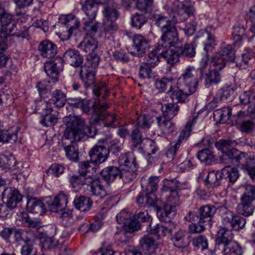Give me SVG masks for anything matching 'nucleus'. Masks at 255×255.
Segmentation results:
<instances>
[{
  "instance_id": "c756f323",
  "label": "nucleus",
  "mask_w": 255,
  "mask_h": 255,
  "mask_svg": "<svg viewBox=\"0 0 255 255\" xmlns=\"http://www.w3.org/2000/svg\"><path fill=\"white\" fill-rule=\"evenodd\" d=\"M161 52H160V56L165 59L167 63L170 65H173L177 63L179 57V54L176 52L175 48L170 49V47H161Z\"/></svg>"
},
{
  "instance_id": "5701e85b",
  "label": "nucleus",
  "mask_w": 255,
  "mask_h": 255,
  "mask_svg": "<svg viewBox=\"0 0 255 255\" xmlns=\"http://www.w3.org/2000/svg\"><path fill=\"white\" fill-rule=\"evenodd\" d=\"M38 50L42 57L52 59L57 53V47L53 42L48 40L41 41L38 45Z\"/></svg>"
},
{
  "instance_id": "0e129e2a",
  "label": "nucleus",
  "mask_w": 255,
  "mask_h": 255,
  "mask_svg": "<svg viewBox=\"0 0 255 255\" xmlns=\"http://www.w3.org/2000/svg\"><path fill=\"white\" fill-rule=\"evenodd\" d=\"M246 29L244 26L239 25L234 26L233 32V39L235 43H240L245 36Z\"/></svg>"
},
{
  "instance_id": "20e7f679",
  "label": "nucleus",
  "mask_w": 255,
  "mask_h": 255,
  "mask_svg": "<svg viewBox=\"0 0 255 255\" xmlns=\"http://www.w3.org/2000/svg\"><path fill=\"white\" fill-rule=\"evenodd\" d=\"M151 19L160 28L162 33L158 44L161 47L175 48V45L179 43L178 33L175 26L167 17L162 14H153Z\"/></svg>"
},
{
  "instance_id": "bf43d9fd",
  "label": "nucleus",
  "mask_w": 255,
  "mask_h": 255,
  "mask_svg": "<svg viewBox=\"0 0 255 255\" xmlns=\"http://www.w3.org/2000/svg\"><path fill=\"white\" fill-rule=\"evenodd\" d=\"M241 199L253 202L255 200V186L251 184L247 185Z\"/></svg>"
},
{
  "instance_id": "0eeeda50",
  "label": "nucleus",
  "mask_w": 255,
  "mask_h": 255,
  "mask_svg": "<svg viewBox=\"0 0 255 255\" xmlns=\"http://www.w3.org/2000/svg\"><path fill=\"white\" fill-rule=\"evenodd\" d=\"M223 168L221 170L211 171L204 180V186H200L196 189L197 195L201 197H209L213 192L215 188H217L221 185Z\"/></svg>"
},
{
  "instance_id": "39448f33",
  "label": "nucleus",
  "mask_w": 255,
  "mask_h": 255,
  "mask_svg": "<svg viewBox=\"0 0 255 255\" xmlns=\"http://www.w3.org/2000/svg\"><path fill=\"white\" fill-rule=\"evenodd\" d=\"M100 59L99 56L94 53L88 54L86 64L82 65L80 69V78L86 89L95 85L96 68L99 64Z\"/></svg>"
},
{
  "instance_id": "e2e57ef3",
  "label": "nucleus",
  "mask_w": 255,
  "mask_h": 255,
  "mask_svg": "<svg viewBox=\"0 0 255 255\" xmlns=\"http://www.w3.org/2000/svg\"><path fill=\"white\" fill-rule=\"evenodd\" d=\"M103 143L105 144L106 149L109 150V153L111 152L115 154L120 151L121 148L119 143L112 140L111 138L103 139Z\"/></svg>"
},
{
  "instance_id": "f03ea898",
  "label": "nucleus",
  "mask_w": 255,
  "mask_h": 255,
  "mask_svg": "<svg viewBox=\"0 0 255 255\" xmlns=\"http://www.w3.org/2000/svg\"><path fill=\"white\" fill-rule=\"evenodd\" d=\"M231 163L234 166H240L247 172L252 179H255V156L246 157L244 154H238V151L232 148L227 152L224 151V171L226 172V179L231 183L235 182L239 177V171L237 167H231Z\"/></svg>"
},
{
  "instance_id": "a18cd8bd",
  "label": "nucleus",
  "mask_w": 255,
  "mask_h": 255,
  "mask_svg": "<svg viewBox=\"0 0 255 255\" xmlns=\"http://www.w3.org/2000/svg\"><path fill=\"white\" fill-rule=\"evenodd\" d=\"M155 66H151V65L147 62L141 63L139 68V76L142 79H149L153 77L152 68Z\"/></svg>"
},
{
  "instance_id": "6ab92c4d",
  "label": "nucleus",
  "mask_w": 255,
  "mask_h": 255,
  "mask_svg": "<svg viewBox=\"0 0 255 255\" xmlns=\"http://www.w3.org/2000/svg\"><path fill=\"white\" fill-rule=\"evenodd\" d=\"M62 60L73 67H80L81 69L84 58L78 50L69 48L64 52Z\"/></svg>"
},
{
  "instance_id": "c9c22d12",
  "label": "nucleus",
  "mask_w": 255,
  "mask_h": 255,
  "mask_svg": "<svg viewBox=\"0 0 255 255\" xmlns=\"http://www.w3.org/2000/svg\"><path fill=\"white\" fill-rule=\"evenodd\" d=\"M161 111L165 118L173 119L177 115L179 111V106L176 103H166L162 105Z\"/></svg>"
},
{
  "instance_id": "393cba45",
  "label": "nucleus",
  "mask_w": 255,
  "mask_h": 255,
  "mask_svg": "<svg viewBox=\"0 0 255 255\" xmlns=\"http://www.w3.org/2000/svg\"><path fill=\"white\" fill-rule=\"evenodd\" d=\"M132 42V47L134 50L132 53L135 55L142 56L149 46L147 39L140 34H136L133 36Z\"/></svg>"
},
{
  "instance_id": "aec40b11",
  "label": "nucleus",
  "mask_w": 255,
  "mask_h": 255,
  "mask_svg": "<svg viewBox=\"0 0 255 255\" xmlns=\"http://www.w3.org/2000/svg\"><path fill=\"white\" fill-rule=\"evenodd\" d=\"M3 202L10 204L12 207H16L17 203L22 200V196L15 188L7 187L1 192Z\"/></svg>"
},
{
  "instance_id": "412c9836",
  "label": "nucleus",
  "mask_w": 255,
  "mask_h": 255,
  "mask_svg": "<svg viewBox=\"0 0 255 255\" xmlns=\"http://www.w3.org/2000/svg\"><path fill=\"white\" fill-rule=\"evenodd\" d=\"M67 203V197L63 192L60 193L53 199L49 198L46 201L50 211L55 213H58L59 211L64 209Z\"/></svg>"
},
{
  "instance_id": "f3484780",
  "label": "nucleus",
  "mask_w": 255,
  "mask_h": 255,
  "mask_svg": "<svg viewBox=\"0 0 255 255\" xmlns=\"http://www.w3.org/2000/svg\"><path fill=\"white\" fill-rule=\"evenodd\" d=\"M195 11L192 2L189 0H186L183 2L182 7L173 15V21L176 23L184 21L188 17L193 16Z\"/></svg>"
},
{
  "instance_id": "58836bf2",
  "label": "nucleus",
  "mask_w": 255,
  "mask_h": 255,
  "mask_svg": "<svg viewBox=\"0 0 255 255\" xmlns=\"http://www.w3.org/2000/svg\"><path fill=\"white\" fill-rule=\"evenodd\" d=\"M172 240L174 246L178 248H184L189 245L185 233L182 230L178 231L172 236Z\"/></svg>"
},
{
  "instance_id": "3c124183",
  "label": "nucleus",
  "mask_w": 255,
  "mask_h": 255,
  "mask_svg": "<svg viewBox=\"0 0 255 255\" xmlns=\"http://www.w3.org/2000/svg\"><path fill=\"white\" fill-rule=\"evenodd\" d=\"M224 113H226L228 116L226 122L231 125H237L239 122L240 118L244 115V113L241 111L237 114L232 115V109L229 107H224Z\"/></svg>"
},
{
  "instance_id": "de8ad7c7",
  "label": "nucleus",
  "mask_w": 255,
  "mask_h": 255,
  "mask_svg": "<svg viewBox=\"0 0 255 255\" xmlns=\"http://www.w3.org/2000/svg\"><path fill=\"white\" fill-rule=\"evenodd\" d=\"M153 0H137L136 2V7L137 9L144 13H149L151 16L153 14L151 11L153 9ZM153 14H156L153 13Z\"/></svg>"
},
{
  "instance_id": "f8f14e48",
  "label": "nucleus",
  "mask_w": 255,
  "mask_h": 255,
  "mask_svg": "<svg viewBox=\"0 0 255 255\" xmlns=\"http://www.w3.org/2000/svg\"><path fill=\"white\" fill-rule=\"evenodd\" d=\"M246 220L239 215H236L230 211L224 212V227L227 229L230 230V227L232 229L236 231H239L243 229L246 225Z\"/></svg>"
},
{
  "instance_id": "c03bdc74",
  "label": "nucleus",
  "mask_w": 255,
  "mask_h": 255,
  "mask_svg": "<svg viewBox=\"0 0 255 255\" xmlns=\"http://www.w3.org/2000/svg\"><path fill=\"white\" fill-rule=\"evenodd\" d=\"M143 152L148 155L154 154L157 150L155 142L149 138H145L139 146Z\"/></svg>"
},
{
  "instance_id": "338daca9",
  "label": "nucleus",
  "mask_w": 255,
  "mask_h": 255,
  "mask_svg": "<svg viewBox=\"0 0 255 255\" xmlns=\"http://www.w3.org/2000/svg\"><path fill=\"white\" fill-rule=\"evenodd\" d=\"M65 169L64 166L61 164L53 163L47 171V174L48 175L58 177L60 175L63 173Z\"/></svg>"
},
{
  "instance_id": "4c0bfd02",
  "label": "nucleus",
  "mask_w": 255,
  "mask_h": 255,
  "mask_svg": "<svg viewBox=\"0 0 255 255\" xmlns=\"http://www.w3.org/2000/svg\"><path fill=\"white\" fill-rule=\"evenodd\" d=\"M102 12L106 18L105 20H116L119 16L117 5L114 1V3L105 5Z\"/></svg>"
},
{
  "instance_id": "f257e3e1",
  "label": "nucleus",
  "mask_w": 255,
  "mask_h": 255,
  "mask_svg": "<svg viewBox=\"0 0 255 255\" xmlns=\"http://www.w3.org/2000/svg\"><path fill=\"white\" fill-rule=\"evenodd\" d=\"M93 93L94 96V103L91 109L87 101L82 100L81 108L87 114H93L94 124L96 126L103 124L104 127L116 128L119 124L118 121L114 115L107 113L106 110L109 105L105 103V100L109 92L105 83L94 85Z\"/></svg>"
},
{
  "instance_id": "2eb2a0df",
  "label": "nucleus",
  "mask_w": 255,
  "mask_h": 255,
  "mask_svg": "<svg viewBox=\"0 0 255 255\" xmlns=\"http://www.w3.org/2000/svg\"><path fill=\"white\" fill-rule=\"evenodd\" d=\"M0 37L6 38L8 37V29L14 22L13 15L8 12L5 9L0 6Z\"/></svg>"
},
{
  "instance_id": "423d86ee",
  "label": "nucleus",
  "mask_w": 255,
  "mask_h": 255,
  "mask_svg": "<svg viewBox=\"0 0 255 255\" xmlns=\"http://www.w3.org/2000/svg\"><path fill=\"white\" fill-rule=\"evenodd\" d=\"M82 10L88 18L83 23V28L85 30L95 34L98 30V22L93 24L98 11V6L91 0H80Z\"/></svg>"
},
{
  "instance_id": "37998d69",
  "label": "nucleus",
  "mask_w": 255,
  "mask_h": 255,
  "mask_svg": "<svg viewBox=\"0 0 255 255\" xmlns=\"http://www.w3.org/2000/svg\"><path fill=\"white\" fill-rule=\"evenodd\" d=\"M241 203L238 206V212L241 215L248 217L252 215L255 209L252 202L241 200Z\"/></svg>"
},
{
  "instance_id": "5fc2aeb1",
  "label": "nucleus",
  "mask_w": 255,
  "mask_h": 255,
  "mask_svg": "<svg viewBox=\"0 0 255 255\" xmlns=\"http://www.w3.org/2000/svg\"><path fill=\"white\" fill-rule=\"evenodd\" d=\"M174 80V78L172 77H164L161 79H156L154 83V86L159 92H164L167 89V84L172 83Z\"/></svg>"
},
{
  "instance_id": "79ce46f5",
  "label": "nucleus",
  "mask_w": 255,
  "mask_h": 255,
  "mask_svg": "<svg viewBox=\"0 0 255 255\" xmlns=\"http://www.w3.org/2000/svg\"><path fill=\"white\" fill-rule=\"evenodd\" d=\"M130 169L122 170L120 169V177L125 182H129L133 180L136 177V171L138 167H136L134 164H131Z\"/></svg>"
},
{
  "instance_id": "a878e982",
  "label": "nucleus",
  "mask_w": 255,
  "mask_h": 255,
  "mask_svg": "<svg viewBox=\"0 0 255 255\" xmlns=\"http://www.w3.org/2000/svg\"><path fill=\"white\" fill-rule=\"evenodd\" d=\"M176 215L175 207L171 205H165L163 209H159L157 212V216L161 222L169 223Z\"/></svg>"
},
{
  "instance_id": "680f3d73",
  "label": "nucleus",
  "mask_w": 255,
  "mask_h": 255,
  "mask_svg": "<svg viewBox=\"0 0 255 255\" xmlns=\"http://www.w3.org/2000/svg\"><path fill=\"white\" fill-rule=\"evenodd\" d=\"M149 226L151 233L158 237H164L171 234V230L162 224H158L152 227L151 223H150Z\"/></svg>"
},
{
  "instance_id": "f704fd0d",
  "label": "nucleus",
  "mask_w": 255,
  "mask_h": 255,
  "mask_svg": "<svg viewBox=\"0 0 255 255\" xmlns=\"http://www.w3.org/2000/svg\"><path fill=\"white\" fill-rule=\"evenodd\" d=\"M17 128L14 130L12 128L8 130H0V142L2 143H14L17 139Z\"/></svg>"
},
{
  "instance_id": "dca6fc26",
  "label": "nucleus",
  "mask_w": 255,
  "mask_h": 255,
  "mask_svg": "<svg viewBox=\"0 0 255 255\" xmlns=\"http://www.w3.org/2000/svg\"><path fill=\"white\" fill-rule=\"evenodd\" d=\"M86 185L87 186L86 189L87 191L91 196L103 198L108 194L103 185L98 179L90 176L86 180Z\"/></svg>"
},
{
  "instance_id": "4be33fe9",
  "label": "nucleus",
  "mask_w": 255,
  "mask_h": 255,
  "mask_svg": "<svg viewBox=\"0 0 255 255\" xmlns=\"http://www.w3.org/2000/svg\"><path fill=\"white\" fill-rule=\"evenodd\" d=\"M0 168L5 171H10L13 174L19 172L17 161L13 155L0 154Z\"/></svg>"
},
{
  "instance_id": "7c9ffc66",
  "label": "nucleus",
  "mask_w": 255,
  "mask_h": 255,
  "mask_svg": "<svg viewBox=\"0 0 255 255\" xmlns=\"http://www.w3.org/2000/svg\"><path fill=\"white\" fill-rule=\"evenodd\" d=\"M93 204L90 198L84 196L76 197L73 201L75 208L82 212H87L90 210Z\"/></svg>"
},
{
  "instance_id": "c85d7f7f",
  "label": "nucleus",
  "mask_w": 255,
  "mask_h": 255,
  "mask_svg": "<svg viewBox=\"0 0 255 255\" xmlns=\"http://www.w3.org/2000/svg\"><path fill=\"white\" fill-rule=\"evenodd\" d=\"M100 174L107 183L113 182L118 177H120V167L111 166L104 168L100 172Z\"/></svg>"
},
{
  "instance_id": "4468645a",
  "label": "nucleus",
  "mask_w": 255,
  "mask_h": 255,
  "mask_svg": "<svg viewBox=\"0 0 255 255\" xmlns=\"http://www.w3.org/2000/svg\"><path fill=\"white\" fill-rule=\"evenodd\" d=\"M117 221L128 232H134L139 230V224L135 223L130 212L123 210L116 216Z\"/></svg>"
},
{
  "instance_id": "9b49d317",
  "label": "nucleus",
  "mask_w": 255,
  "mask_h": 255,
  "mask_svg": "<svg viewBox=\"0 0 255 255\" xmlns=\"http://www.w3.org/2000/svg\"><path fill=\"white\" fill-rule=\"evenodd\" d=\"M234 235L230 230L224 228V255H242L241 247L233 241Z\"/></svg>"
},
{
  "instance_id": "052dcab7",
  "label": "nucleus",
  "mask_w": 255,
  "mask_h": 255,
  "mask_svg": "<svg viewBox=\"0 0 255 255\" xmlns=\"http://www.w3.org/2000/svg\"><path fill=\"white\" fill-rule=\"evenodd\" d=\"M152 123L153 120L149 115H141L136 120L138 127L144 129L149 128Z\"/></svg>"
},
{
  "instance_id": "72a5a7b5",
  "label": "nucleus",
  "mask_w": 255,
  "mask_h": 255,
  "mask_svg": "<svg viewBox=\"0 0 255 255\" xmlns=\"http://www.w3.org/2000/svg\"><path fill=\"white\" fill-rule=\"evenodd\" d=\"M78 47L85 53H94L98 47V42L92 37H87L79 44Z\"/></svg>"
},
{
  "instance_id": "a19ab883",
  "label": "nucleus",
  "mask_w": 255,
  "mask_h": 255,
  "mask_svg": "<svg viewBox=\"0 0 255 255\" xmlns=\"http://www.w3.org/2000/svg\"><path fill=\"white\" fill-rule=\"evenodd\" d=\"M159 179L157 176L150 177L147 180V183H141V187L143 191L148 193H152L155 192L158 188Z\"/></svg>"
},
{
  "instance_id": "2f4dec72",
  "label": "nucleus",
  "mask_w": 255,
  "mask_h": 255,
  "mask_svg": "<svg viewBox=\"0 0 255 255\" xmlns=\"http://www.w3.org/2000/svg\"><path fill=\"white\" fill-rule=\"evenodd\" d=\"M134 164L136 167H138L136 163L135 158L132 153H128L122 154L120 156L119 159V164L120 168L122 170L130 169L131 164Z\"/></svg>"
},
{
  "instance_id": "69168bd1",
  "label": "nucleus",
  "mask_w": 255,
  "mask_h": 255,
  "mask_svg": "<svg viewBox=\"0 0 255 255\" xmlns=\"http://www.w3.org/2000/svg\"><path fill=\"white\" fill-rule=\"evenodd\" d=\"M22 223L25 227L37 228L40 226V222L36 219H31L27 214H22Z\"/></svg>"
},
{
  "instance_id": "a211bd4d",
  "label": "nucleus",
  "mask_w": 255,
  "mask_h": 255,
  "mask_svg": "<svg viewBox=\"0 0 255 255\" xmlns=\"http://www.w3.org/2000/svg\"><path fill=\"white\" fill-rule=\"evenodd\" d=\"M189 90L184 87H179V85H177L175 89H173L171 86L167 94L169 95L172 102L177 104V103H185L188 101V96L193 94L189 93Z\"/></svg>"
},
{
  "instance_id": "49530a36",
  "label": "nucleus",
  "mask_w": 255,
  "mask_h": 255,
  "mask_svg": "<svg viewBox=\"0 0 255 255\" xmlns=\"http://www.w3.org/2000/svg\"><path fill=\"white\" fill-rule=\"evenodd\" d=\"M51 101L58 108L62 107L66 103V95L61 90H55L52 93Z\"/></svg>"
},
{
  "instance_id": "13d9d810",
  "label": "nucleus",
  "mask_w": 255,
  "mask_h": 255,
  "mask_svg": "<svg viewBox=\"0 0 255 255\" xmlns=\"http://www.w3.org/2000/svg\"><path fill=\"white\" fill-rule=\"evenodd\" d=\"M58 117L51 113L45 114L41 116L40 123L44 127L53 126L57 123Z\"/></svg>"
},
{
  "instance_id": "e433bc0d",
  "label": "nucleus",
  "mask_w": 255,
  "mask_h": 255,
  "mask_svg": "<svg viewBox=\"0 0 255 255\" xmlns=\"http://www.w3.org/2000/svg\"><path fill=\"white\" fill-rule=\"evenodd\" d=\"M90 176H84L81 174H73L69 177V181L72 188L76 191H78L81 187L86 185V180H87Z\"/></svg>"
},
{
  "instance_id": "ea45409f",
  "label": "nucleus",
  "mask_w": 255,
  "mask_h": 255,
  "mask_svg": "<svg viewBox=\"0 0 255 255\" xmlns=\"http://www.w3.org/2000/svg\"><path fill=\"white\" fill-rule=\"evenodd\" d=\"M44 69L47 75L54 81H57L60 69L57 64L53 61H47L45 63Z\"/></svg>"
},
{
  "instance_id": "1a4fd4ad",
  "label": "nucleus",
  "mask_w": 255,
  "mask_h": 255,
  "mask_svg": "<svg viewBox=\"0 0 255 255\" xmlns=\"http://www.w3.org/2000/svg\"><path fill=\"white\" fill-rule=\"evenodd\" d=\"M214 68L209 73H205V82L207 84H217L222 78L221 72L223 69V51L216 53L212 57L210 67Z\"/></svg>"
},
{
  "instance_id": "774afa93",
  "label": "nucleus",
  "mask_w": 255,
  "mask_h": 255,
  "mask_svg": "<svg viewBox=\"0 0 255 255\" xmlns=\"http://www.w3.org/2000/svg\"><path fill=\"white\" fill-rule=\"evenodd\" d=\"M20 254L21 255H37V249L33 244L27 243L21 247Z\"/></svg>"
},
{
  "instance_id": "b1692460",
  "label": "nucleus",
  "mask_w": 255,
  "mask_h": 255,
  "mask_svg": "<svg viewBox=\"0 0 255 255\" xmlns=\"http://www.w3.org/2000/svg\"><path fill=\"white\" fill-rule=\"evenodd\" d=\"M175 48L179 57L191 58L196 54V45L193 42L184 44L180 41L179 43L175 45Z\"/></svg>"
},
{
  "instance_id": "9d476101",
  "label": "nucleus",
  "mask_w": 255,
  "mask_h": 255,
  "mask_svg": "<svg viewBox=\"0 0 255 255\" xmlns=\"http://www.w3.org/2000/svg\"><path fill=\"white\" fill-rule=\"evenodd\" d=\"M177 85H179V87H184L189 90V93H194L196 91L198 80L196 77V70L193 66H189L185 69L178 78Z\"/></svg>"
},
{
  "instance_id": "864d4df0",
  "label": "nucleus",
  "mask_w": 255,
  "mask_h": 255,
  "mask_svg": "<svg viewBox=\"0 0 255 255\" xmlns=\"http://www.w3.org/2000/svg\"><path fill=\"white\" fill-rule=\"evenodd\" d=\"M140 244L142 248L145 250H153V252L157 248V244L155 240L152 237L147 236L143 237L140 240Z\"/></svg>"
},
{
  "instance_id": "6e6d98bb",
  "label": "nucleus",
  "mask_w": 255,
  "mask_h": 255,
  "mask_svg": "<svg viewBox=\"0 0 255 255\" xmlns=\"http://www.w3.org/2000/svg\"><path fill=\"white\" fill-rule=\"evenodd\" d=\"M160 47L161 46L158 44L148 54V59L146 62L151 65V66H155L159 63V56L160 55V52H161Z\"/></svg>"
},
{
  "instance_id": "603ef678",
  "label": "nucleus",
  "mask_w": 255,
  "mask_h": 255,
  "mask_svg": "<svg viewBox=\"0 0 255 255\" xmlns=\"http://www.w3.org/2000/svg\"><path fill=\"white\" fill-rule=\"evenodd\" d=\"M197 157L202 162L210 164L214 159V155L211 150L207 148L201 150L197 153Z\"/></svg>"
},
{
  "instance_id": "bb28decb",
  "label": "nucleus",
  "mask_w": 255,
  "mask_h": 255,
  "mask_svg": "<svg viewBox=\"0 0 255 255\" xmlns=\"http://www.w3.org/2000/svg\"><path fill=\"white\" fill-rule=\"evenodd\" d=\"M27 211L33 214L42 215L46 211L44 203L36 198H31L27 201L26 205Z\"/></svg>"
},
{
  "instance_id": "7ed1b4c3",
  "label": "nucleus",
  "mask_w": 255,
  "mask_h": 255,
  "mask_svg": "<svg viewBox=\"0 0 255 255\" xmlns=\"http://www.w3.org/2000/svg\"><path fill=\"white\" fill-rule=\"evenodd\" d=\"M67 121V128L64 133L65 139L72 141H79L86 137H93L97 133L96 128L85 126L84 121L74 117Z\"/></svg>"
},
{
  "instance_id": "09e8293b",
  "label": "nucleus",
  "mask_w": 255,
  "mask_h": 255,
  "mask_svg": "<svg viewBox=\"0 0 255 255\" xmlns=\"http://www.w3.org/2000/svg\"><path fill=\"white\" fill-rule=\"evenodd\" d=\"M212 143H214V145L217 149L223 153V132L218 129L216 130L215 133L213 138L209 140V144L211 146Z\"/></svg>"
},
{
  "instance_id": "cd10ccee",
  "label": "nucleus",
  "mask_w": 255,
  "mask_h": 255,
  "mask_svg": "<svg viewBox=\"0 0 255 255\" xmlns=\"http://www.w3.org/2000/svg\"><path fill=\"white\" fill-rule=\"evenodd\" d=\"M172 119L165 118L164 116H159L156 118L158 127L165 134L172 133L175 130V125L172 121Z\"/></svg>"
},
{
  "instance_id": "4d7b16f0",
  "label": "nucleus",
  "mask_w": 255,
  "mask_h": 255,
  "mask_svg": "<svg viewBox=\"0 0 255 255\" xmlns=\"http://www.w3.org/2000/svg\"><path fill=\"white\" fill-rule=\"evenodd\" d=\"M14 238L16 242H23L25 244L30 242L31 233L25 230L17 229L14 232Z\"/></svg>"
},
{
  "instance_id": "6e6552de",
  "label": "nucleus",
  "mask_w": 255,
  "mask_h": 255,
  "mask_svg": "<svg viewBox=\"0 0 255 255\" xmlns=\"http://www.w3.org/2000/svg\"><path fill=\"white\" fill-rule=\"evenodd\" d=\"M216 209L213 206L205 205L200 207L197 213L190 211L184 217V220L188 222L197 221L199 224H205L211 226L212 218Z\"/></svg>"
},
{
  "instance_id": "473e14b6",
  "label": "nucleus",
  "mask_w": 255,
  "mask_h": 255,
  "mask_svg": "<svg viewBox=\"0 0 255 255\" xmlns=\"http://www.w3.org/2000/svg\"><path fill=\"white\" fill-rule=\"evenodd\" d=\"M71 143L67 145L66 142L62 143L66 155L68 158L72 161H77L79 159V150L76 142L71 140Z\"/></svg>"
},
{
  "instance_id": "ddd939ff",
  "label": "nucleus",
  "mask_w": 255,
  "mask_h": 255,
  "mask_svg": "<svg viewBox=\"0 0 255 255\" xmlns=\"http://www.w3.org/2000/svg\"><path fill=\"white\" fill-rule=\"evenodd\" d=\"M109 150L103 143V139L98 141L89 152L91 161L95 164H100L105 162L108 158Z\"/></svg>"
},
{
  "instance_id": "8fccbe9b",
  "label": "nucleus",
  "mask_w": 255,
  "mask_h": 255,
  "mask_svg": "<svg viewBox=\"0 0 255 255\" xmlns=\"http://www.w3.org/2000/svg\"><path fill=\"white\" fill-rule=\"evenodd\" d=\"M8 37L15 35L17 37H21L25 38L28 36V27L26 26H23L21 29L18 30L15 23H13L8 29Z\"/></svg>"
}]
</instances>
